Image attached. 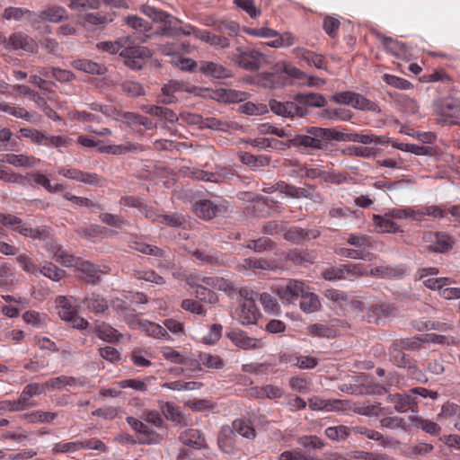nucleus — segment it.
Returning <instances> with one entry per match:
<instances>
[{
    "mask_svg": "<svg viewBox=\"0 0 460 460\" xmlns=\"http://www.w3.org/2000/svg\"><path fill=\"white\" fill-rule=\"evenodd\" d=\"M326 104V98L317 93H297L290 102H281L277 100L269 102L271 111L285 118H304L309 112L308 107L323 108Z\"/></svg>",
    "mask_w": 460,
    "mask_h": 460,
    "instance_id": "obj_1",
    "label": "nucleus"
},
{
    "mask_svg": "<svg viewBox=\"0 0 460 460\" xmlns=\"http://www.w3.org/2000/svg\"><path fill=\"white\" fill-rule=\"evenodd\" d=\"M97 49L111 54H119L124 58V64L132 70H139L146 57L147 49L134 44L130 37L119 38L116 41H102Z\"/></svg>",
    "mask_w": 460,
    "mask_h": 460,
    "instance_id": "obj_2",
    "label": "nucleus"
},
{
    "mask_svg": "<svg viewBox=\"0 0 460 460\" xmlns=\"http://www.w3.org/2000/svg\"><path fill=\"white\" fill-rule=\"evenodd\" d=\"M337 138L336 133L328 128L312 127L307 129L306 135H296L289 138L290 145L305 146L314 149H322L330 139Z\"/></svg>",
    "mask_w": 460,
    "mask_h": 460,
    "instance_id": "obj_3",
    "label": "nucleus"
},
{
    "mask_svg": "<svg viewBox=\"0 0 460 460\" xmlns=\"http://www.w3.org/2000/svg\"><path fill=\"white\" fill-rule=\"evenodd\" d=\"M244 301L235 310L234 316L243 325L254 324L260 315L259 310L255 305L258 293L245 290Z\"/></svg>",
    "mask_w": 460,
    "mask_h": 460,
    "instance_id": "obj_4",
    "label": "nucleus"
},
{
    "mask_svg": "<svg viewBox=\"0 0 460 460\" xmlns=\"http://www.w3.org/2000/svg\"><path fill=\"white\" fill-rule=\"evenodd\" d=\"M236 50L238 54L231 58L235 64L245 70H258L265 60L264 55L259 50L242 48H237Z\"/></svg>",
    "mask_w": 460,
    "mask_h": 460,
    "instance_id": "obj_5",
    "label": "nucleus"
},
{
    "mask_svg": "<svg viewBox=\"0 0 460 460\" xmlns=\"http://www.w3.org/2000/svg\"><path fill=\"white\" fill-rule=\"evenodd\" d=\"M4 46L9 50L26 53H36L39 49L36 40L22 31L12 33L5 40Z\"/></svg>",
    "mask_w": 460,
    "mask_h": 460,
    "instance_id": "obj_6",
    "label": "nucleus"
},
{
    "mask_svg": "<svg viewBox=\"0 0 460 460\" xmlns=\"http://www.w3.org/2000/svg\"><path fill=\"white\" fill-rule=\"evenodd\" d=\"M423 242L429 251L434 252H445L452 249V238L440 232H426L423 234Z\"/></svg>",
    "mask_w": 460,
    "mask_h": 460,
    "instance_id": "obj_7",
    "label": "nucleus"
},
{
    "mask_svg": "<svg viewBox=\"0 0 460 460\" xmlns=\"http://www.w3.org/2000/svg\"><path fill=\"white\" fill-rule=\"evenodd\" d=\"M305 289V283L296 279H288L286 284L276 287L275 293L283 304H291Z\"/></svg>",
    "mask_w": 460,
    "mask_h": 460,
    "instance_id": "obj_8",
    "label": "nucleus"
},
{
    "mask_svg": "<svg viewBox=\"0 0 460 460\" xmlns=\"http://www.w3.org/2000/svg\"><path fill=\"white\" fill-rule=\"evenodd\" d=\"M188 90V84L183 81L170 80L164 84L161 88V93L157 96V102L164 105H170L176 103L178 98L176 93L181 92H186Z\"/></svg>",
    "mask_w": 460,
    "mask_h": 460,
    "instance_id": "obj_9",
    "label": "nucleus"
},
{
    "mask_svg": "<svg viewBox=\"0 0 460 460\" xmlns=\"http://www.w3.org/2000/svg\"><path fill=\"white\" fill-rule=\"evenodd\" d=\"M128 424L138 434V439L143 444H155L159 441L158 434L145 421L134 417L126 419Z\"/></svg>",
    "mask_w": 460,
    "mask_h": 460,
    "instance_id": "obj_10",
    "label": "nucleus"
},
{
    "mask_svg": "<svg viewBox=\"0 0 460 460\" xmlns=\"http://www.w3.org/2000/svg\"><path fill=\"white\" fill-rule=\"evenodd\" d=\"M407 274V269L402 265L392 266L385 263L376 265V267L372 268L369 271V275L371 277L390 280L401 279Z\"/></svg>",
    "mask_w": 460,
    "mask_h": 460,
    "instance_id": "obj_11",
    "label": "nucleus"
},
{
    "mask_svg": "<svg viewBox=\"0 0 460 460\" xmlns=\"http://www.w3.org/2000/svg\"><path fill=\"white\" fill-rule=\"evenodd\" d=\"M43 394V386L38 383H31L24 386L19 398L14 400L20 411L37 406L33 396Z\"/></svg>",
    "mask_w": 460,
    "mask_h": 460,
    "instance_id": "obj_12",
    "label": "nucleus"
},
{
    "mask_svg": "<svg viewBox=\"0 0 460 460\" xmlns=\"http://www.w3.org/2000/svg\"><path fill=\"white\" fill-rule=\"evenodd\" d=\"M194 211L199 217L209 220L225 214L226 208L223 205H215L213 202L204 199L194 204Z\"/></svg>",
    "mask_w": 460,
    "mask_h": 460,
    "instance_id": "obj_13",
    "label": "nucleus"
},
{
    "mask_svg": "<svg viewBox=\"0 0 460 460\" xmlns=\"http://www.w3.org/2000/svg\"><path fill=\"white\" fill-rule=\"evenodd\" d=\"M84 306L95 314H104L109 310V302L106 297L98 293L87 294L82 300Z\"/></svg>",
    "mask_w": 460,
    "mask_h": 460,
    "instance_id": "obj_14",
    "label": "nucleus"
},
{
    "mask_svg": "<svg viewBox=\"0 0 460 460\" xmlns=\"http://www.w3.org/2000/svg\"><path fill=\"white\" fill-rule=\"evenodd\" d=\"M226 336L236 347L242 349H256L262 347L261 340L249 337L242 331H232Z\"/></svg>",
    "mask_w": 460,
    "mask_h": 460,
    "instance_id": "obj_15",
    "label": "nucleus"
},
{
    "mask_svg": "<svg viewBox=\"0 0 460 460\" xmlns=\"http://www.w3.org/2000/svg\"><path fill=\"white\" fill-rule=\"evenodd\" d=\"M39 18L42 22L59 23L68 20L69 14L67 11L61 5L51 4L41 10Z\"/></svg>",
    "mask_w": 460,
    "mask_h": 460,
    "instance_id": "obj_16",
    "label": "nucleus"
},
{
    "mask_svg": "<svg viewBox=\"0 0 460 460\" xmlns=\"http://www.w3.org/2000/svg\"><path fill=\"white\" fill-rule=\"evenodd\" d=\"M217 445L220 450L226 454H234L236 451L235 434L230 426L225 425L221 428L217 437Z\"/></svg>",
    "mask_w": 460,
    "mask_h": 460,
    "instance_id": "obj_17",
    "label": "nucleus"
},
{
    "mask_svg": "<svg viewBox=\"0 0 460 460\" xmlns=\"http://www.w3.org/2000/svg\"><path fill=\"white\" fill-rule=\"evenodd\" d=\"M319 235L320 232L316 229H304L292 226L284 234V238L288 242L298 244L305 240L315 239Z\"/></svg>",
    "mask_w": 460,
    "mask_h": 460,
    "instance_id": "obj_18",
    "label": "nucleus"
},
{
    "mask_svg": "<svg viewBox=\"0 0 460 460\" xmlns=\"http://www.w3.org/2000/svg\"><path fill=\"white\" fill-rule=\"evenodd\" d=\"M388 401L394 404V410L398 412L416 411L418 404L416 398L411 394H395L388 396Z\"/></svg>",
    "mask_w": 460,
    "mask_h": 460,
    "instance_id": "obj_19",
    "label": "nucleus"
},
{
    "mask_svg": "<svg viewBox=\"0 0 460 460\" xmlns=\"http://www.w3.org/2000/svg\"><path fill=\"white\" fill-rule=\"evenodd\" d=\"M101 153L112 154L116 155H125L128 153H138L144 151V147L132 142H126L121 145H101L99 146Z\"/></svg>",
    "mask_w": 460,
    "mask_h": 460,
    "instance_id": "obj_20",
    "label": "nucleus"
},
{
    "mask_svg": "<svg viewBox=\"0 0 460 460\" xmlns=\"http://www.w3.org/2000/svg\"><path fill=\"white\" fill-rule=\"evenodd\" d=\"M199 71L207 75L217 79H225L231 76V71L221 64L211 61H202L199 64Z\"/></svg>",
    "mask_w": 460,
    "mask_h": 460,
    "instance_id": "obj_21",
    "label": "nucleus"
},
{
    "mask_svg": "<svg viewBox=\"0 0 460 460\" xmlns=\"http://www.w3.org/2000/svg\"><path fill=\"white\" fill-rule=\"evenodd\" d=\"M71 66L78 71L84 72L90 75H103L106 73L107 68L104 65L93 62L86 58H80L74 60Z\"/></svg>",
    "mask_w": 460,
    "mask_h": 460,
    "instance_id": "obj_22",
    "label": "nucleus"
},
{
    "mask_svg": "<svg viewBox=\"0 0 460 460\" xmlns=\"http://www.w3.org/2000/svg\"><path fill=\"white\" fill-rule=\"evenodd\" d=\"M81 278L86 282L96 284L100 281V274L104 273L100 268L90 261H83L77 267Z\"/></svg>",
    "mask_w": 460,
    "mask_h": 460,
    "instance_id": "obj_23",
    "label": "nucleus"
},
{
    "mask_svg": "<svg viewBox=\"0 0 460 460\" xmlns=\"http://www.w3.org/2000/svg\"><path fill=\"white\" fill-rule=\"evenodd\" d=\"M76 298L74 296H59L56 298L58 314L62 320L67 321L76 312L75 303Z\"/></svg>",
    "mask_w": 460,
    "mask_h": 460,
    "instance_id": "obj_24",
    "label": "nucleus"
},
{
    "mask_svg": "<svg viewBox=\"0 0 460 460\" xmlns=\"http://www.w3.org/2000/svg\"><path fill=\"white\" fill-rule=\"evenodd\" d=\"M300 308L305 313H314L320 309L321 303L319 297L314 293L311 292L309 288L305 284V289L300 296Z\"/></svg>",
    "mask_w": 460,
    "mask_h": 460,
    "instance_id": "obj_25",
    "label": "nucleus"
},
{
    "mask_svg": "<svg viewBox=\"0 0 460 460\" xmlns=\"http://www.w3.org/2000/svg\"><path fill=\"white\" fill-rule=\"evenodd\" d=\"M179 438L182 444L195 448H201L206 445L205 438L202 436L201 432L196 429L184 430L180 435Z\"/></svg>",
    "mask_w": 460,
    "mask_h": 460,
    "instance_id": "obj_26",
    "label": "nucleus"
},
{
    "mask_svg": "<svg viewBox=\"0 0 460 460\" xmlns=\"http://www.w3.org/2000/svg\"><path fill=\"white\" fill-rule=\"evenodd\" d=\"M4 163H7L11 165L16 166V167H26V168H31L34 167L37 164V159L33 156H30L27 155L20 154H6L4 155L3 159L1 160Z\"/></svg>",
    "mask_w": 460,
    "mask_h": 460,
    "instance_id": "obj_27",
    "label": "nucleus"
},
{
    "mask_svg": "<svg viewBox=\"0 0 460 460\" xmlns=\"http://www.w3.org/2000/svg\"><path fill=\"white\" fill-rule=\"evenodd\" d=\"M97 336L108 342L118 341L122 336L116 329L104 322H98L94 325Z\"/></svg>",
    "mask_w": 460,
    "mask_h": 460,
    "instance_id": "obj_28",
    "label": "nucleus"
},
{
    "mask_svg": "<svg viewBox=\"0 0 460 460\" xmlns=\"http://www.w3.org/2000/svg\"><path fill=\"white\" fill-rule=\"evenodd\" d=\"M213 96L214 100L218 102H239L244 101L247 98V93L232 89L220 88L216 90V93Z\"/></svg>",
    "mask_w": 460,
    "mask_h": 460,
    "instance_id": "obj_29",
    "label": "nucleus"
},
{
    "mask_svg": "<svg viewBox=\"0 0 460 460\" xmlns=\"http://www.w3.org/2000/svg\"><path fill=\"white\" fill-rule=\"evenodd\" d=\"M391 216H388V212L384 216L373 215L374 225L379 228L380 233L395 234L400 232V226L394 221Z\"/></svg>",
    "mask_w": 460,
    "mask_h": 460,
    "instance_id": "obj_30",
    "label": "nucleus"
},
{
    "mask_svg": "<svg viewBox=\"0 0 460 460\" xmlns=\"http://www.w3.org/2000/svg\"><path fill=\"white\" fill-rule=\"evenodd\" d=\"M350 409L357 414L367 417L378 416L383 413V408L380 402H366L362 403H354Z\"/></svg>",
    "mask_w": 460,
    "mask_h": 460,
    "instance_id": "obj_31",
    "label": "nucleus"
},
{
    "mask_svg": "<svg viewBox=\"0 0 460 460\" xmlns=\"http://www.w3.org/2000/svg\"><path fill=\"white\" fill-rule=\"evenodd\" d=\"M323 182L336 185L353 184L355 183V180L353 177L349 176L348 172L325 170V173L323 174Z\"/></svg>",
    "mask_w": 460,
    "mask_h": 460,
    "instance_id": "obj_32",
    "label": "nucleus"
},
{
    "mask_svg": "<svg viewBox=\"0 0 460 460\" xmlns=\"http://www.w3.org/2000/svg\"><path fill=\"white\" fill-rule=\"evenodd\" d=\"M346 242L357 250L370 252L374 248L372 237L366 234H349Z\"/></svg>",
    "mask_w": 460,
    "mask_h": 460,
    "instance_id": "obj_33",
    "label": "nucleus"
},
{
    "mask_svg": "<svg viewBox=\"0 0 460 460\" xmlns=\"http://www.w3.org/2000/svg\"><path fill=\"white\" fill-rule=\"evenodd\" d=\"M335 253L341 257L352 260L372 261L376 257L375 254L368 251L345 247L336 249Z\"/></svg>",
    "mask_w": 460,
    "mask_h": 460,
    "instance_id": "obj_34",
    "label": "nucleus"
},
{
    "mask_svg": "<svg viewBox=\"0 0 460 460\" xmlns=\"http://www.w3.org/2000/svg\"><path fill=\"white\" fill-rule=\"evenodd\" d=\"M0 111H4L15 118L22 119L28 121H30L33 116L32 113L29 112L23 107L4 102H0Z\"/></svg>",
    "mask_w": 460,
    "mask_h": 460,
    "instance_id": "obj_35",
    "label": "nucleus"
},
{
    "mask_svg": "<svg viewBox=\"0 0 460 460\" xmlns=\"http://www.w3.org/2000/svg\"><path fill=\"white\" fill-rule=\"evenodd\" d=\"M234 433H238L245 438L253 439L256 437L255 429L249 420L238 419L233 421L232 426Z\"/></svg>",
    "mask_w": 460,
    "mask_h": 460,
    "instance_id": "obj_36",
    "label": "nucleus"
},
{
    "mask_svg": "<svg viewBox=\"0 0 460 460\" xmlns=\"http://www.w3.org/2000/svg\"><path fill=\"white\" fill-rule=\"evenodd\" d=\"M190 284L195 288L196 297L200 301L209 304H215L217 302V296L210 288L205 287L199 282L190 281Z\"/></svg>",
    "mask_w": 460,
    "mask_h": 460,
    "instance_id": "obj_37",
    "label": "nucleus"
},
{
    "mask_svg": "<svg viewBox=\"0 0 460 460\" xmlns=\"http://www.w3.org/2000/svg\"><path fill=\"white\" fill-rule=\"evenodd\" d=\"M351 107L357 110L368 111L375 113H380L381 109L377 103L367 99L365 96L355 93Z\"/></svg>",
    "mask_w": 460,
    "mask_h": 460,
    "instance_id": "obj_38",
    "label": "nucleus"
},
{
    "mask_svg": "<svg viewBox=\"0 0 460 460\" xmlns=\"http://www.w3.org/2000/svg\"><path fill=\"white\" fill-rule=\"evenodd\" d=\"M391 361L399 367H411V360L409 357L402 351L398 342L393 344L390 349Z\"/></svg>",
    "mask_w": 460,
    "mask_h": 460,
    "instance_id": "obj_39",
    "label": "nucleus"
},
{
    "mask_svg": "<svg viewBox=\"0 0 460 460\" xmlns=\"http://www.w3.org/2000/svg\"><path fill=\"white\" fill-rule=\"evenodd\" d=\"M347 140L360 143L363 145H384L387 143V141L384 140L382 137L376 135L363 133H350L347 136Z\"/></svg>",
    "mask_w": 460,
    "mask_h": 460,
    "instance_id": "obj_40",
    "label": "nucleus"
},
{
    "mask_svg": "<svg viewBox=\"0 0 460 460\" xmlns=\"http://www.w3.org/2000/svg\"><path fill=\"white\" fill-rule=\"evenodd\" d=\"M288 259L296 265L311 264L316 259V253L314 251L295 250L289 252Z\"/></svg>",
    "mask_w": 460,
    "mask_h": 460,
    "instance_id": "obj_41",
    "label": "nucleus"
},
{
    "mask_svg": "<svg viewBox=\"0 0 460 460\" xmlns=\"http://www.w3.org/2000/svg\"><path fill=\"white\" fill-rule=\"evenodd\" d=\"M39 272L53 281H59L66 275V271L64 270L59 269L50 261H45L41 264L39 269Z\"/></svg>",
    "mask_w": 460,
    "mask_h": 460,
    "instance_id": "obj_42",
    "label": "nucleus"
},
{
    "mask_svg": "<svg viewBox=\"0 0 460 460\" xmlns=\"http://www.w3.org/2000/svg\"><path fill=\"white\" fill-rule=\"evenodd\" d=\"M241 162L252 168L265 167L270 164V159L265 155L255 156L248 152H243L239 155Z\"/></svg>",
    "mask_w": 460,
    "mask_h": 460,
    "instance_id": "obj_43",
    "label": "nucleus"
},
{
    "mask_svg": "<svg viewBox=\"0 0 460 460\" xmlns=\"http://www.w3.org/2000/svg\"><path fill=\"white\" fill-rule=\"evenodd\" d=\"M58 417V413L51 411H35L24 414L22 418L31 423H50Z\"/></svg>",
    "mask_w": 460,
    "mask_h": 460,
    "instance_id": "obj_44",
    "label": "nucleus"
},
{
    "mask_svg": "<svg viewBox=\"0 0 460 460\" xmlns=\"http://www.w3.org/2000/svg\"><path fill=\"white\" fill-rule=\"evenodd\" d=\"M415 327L419 331L437 330L440 332H448L453 330V325L451 323L433 320L418 321L416 322Z\"/></svg>",
    "mask_w": 460,
    "mask_h": 460,
    "instance_id": "obj_45",
    "label": "nucleus"
},
{
    "mask_svg": "<svg viewBox=\"0 0 460 460\" xmlns=\"http://www.w3.org/2000/svg\"><path fill=\"white\" fill-rule=\"evenodd\" d=\"M160 409L165 418L169 420L175 421L178 423H181L184 420V418L176 405L172 402H160Z\"/></svg>",
    "mask_w": 460,
    "mask_h": 460,
    "instance_id": "obj_46",
    "label": "nucleus"
},
{
    "mask_svg": "<svg viewBox=\"0 0 460 460\" xmlns=\"http://www.w3.org/2000/svg\"><path fill=\"white\" fill-rule=\"evenodd\" d=\"M383 46L387 51L396 57H402L406 53V48L403 43L389 37H380Z\"/></svg>",
    "mask_w": 460,
    "mask_h": 460,
    "instance_id": "obj_47",
    "label": "nucleus"
},
{
    "mask_svg": "<svg viewBox=\"0 0 460 460\" xmlns=\"http://www.w3.org/2000/svg\"><path fill=\"white\" fill-rule=\"evenodd\" d=\"M199 362L211 369H222L226 366L225 360L220 356L207 352L199 353Z\"/></svg>",
    "mask_w": 460,
    "mask_h": 460,
    "instance_id": "obj_48",
    "label": "nucleus"
},
{
    "mask_svg": "<svg viewBox=\"0 0 460 460\" xmlns=\"http://www.w3.org/2000/svg\"><path fill=\"white\" fill-rule=\"evenodd\" d=\"M157 223L163 224L171 227H181L186 223L185 217L178 213L157 215L155 219Z\"/></svg>",
    "mask_w": 460,
    "mask_h": 460,
    "instance_id": "obj_49",
    "label": "nucleus"
},
{
    "mask_svg": "<svg viewBox=\"0 0 460 460\" xmlns=\"http://www.w3.org/2000/svg\"><path fill=\"white\" fill-rule=\"evenodd\" d=\"M326 437L332 440L343 441L350 435V427L339 425L329 427L324 431Z\"/></svg>",
    "mask_w": 460,
    "mask_h": 460,
    "instance_id": "obj_50",
    "label": "nucleus"
},
{
    "mask_svg": "<svg viewBox=\"0 0 460 460\" xmlns=\"http://www.w3.org/2000/svg\"><path fill=\"white\" fill-rule=\"evenodd\" d=\"M68 7L81 14L87 10H97L100 8L99 0H70Z\"/></svg>",
    "mask_w": 460,
    "mask_h": 460,
    "instance_id": "obj_51",
    "label": "nucleus"
},
{
    "mask_svg": "<svg viewBox=\"0 0 460 460\" xmlns=\"http://www.w3.org/2000/svg\"><path fill=\"white\" fill-rule=\"evenodd\" d=\"M388 216H391L396 219H407L412 218L418 221H421L420 208L414 209L412 208H394L388 212Z\"/></svg>",
    "mask_w": 460,
    "mask_h": 460,
    "instance_id": "obj_52",
    "label": "nucleus"
},
{
    "mask_svg": "<svg viewBox=\"0 0 460 460\" xmlns=\"http://www.w3.org/2000/svg\"><path fill=\"white\" fill-rule=\"evenodd\" d=\"M14 285L12 267L7 263L0 264V288L10 289Z\"/></svg>",
    "mask_w": 460,
    "mask_h": 460,
    "instance_id": "obj_53",
    "label": "nucleus"
},
{
    "mask_svg": "<svg viewBox=\"0 0 460 460\" xmlns=\"http://www.w3.org/2000/svg\"><path fill=\"white\" fill-rule=\"evenodd\" d=\"M413 426L421 429L423 431L430 435H438L441 431V428L436 422L423 419L421 417H416L412 420Z\"/></svg>",
    "mask_w": 460,
    "mask_h": 460,
    "instance_id": "obj_54",
    "label": "nucleus"
},
{
    "mask_svg": "<svg viewBox=\"0 0 460 460\" xmlns=\"http://www.w3.org/2000/svg\"><path fill=\"white\" fill-rule=\"evenodd\" d=\"M240 270H270L271 268V264L270 261L264 259L258 258H247L244 259L243 261L238 265Z\"/></svg>",
    "mask_w": 460,
    "mask_h": 460,
    "instance_id": "obj_55",
    "label": "nucleus"
},
{
    "mask_svg": "<svg viewBox=\"0 0 460 460\" xmlns=\"http://www.w3.org/2000/svg\"><path fill=\"white\" fill-rule=\"evenodd\" d=\"M257 299L260 300L265 312L272 314H278L279 313L280 307L277 300L271 295L268 293L258 294Z\"/></svg>",
    "mask_w": 460,
    "mask_h": 460,
    "instance_id": "obj_56",
    "label": "nucleus"
},
{
    "mask_svg": "<svg viewBox=\"0 0 460 460\" xmlns=\"http://www.w3.org/2000/svg\"><path fill=\"white\" fill-rule=\"evenodd\" d=\"M346 264L338 267H331L323 271V277L326 280L337 281L348 279L346 271Z\"/></svg>",
    "mask_w": 460,
    "mask_h": 460,
    "instance_id": "obj_57",
    "label": "nucleus"
},
{
    "mask_svg": "<svg viewBox=\"0 0 460 460\" xmlns=\"http://www.w3.org/2000/svg\"><path fill=\"white\" fill-rule=\"evenodd\" d=\"M121 90L128 97L136 98L145 95L146 92L143 85L136 81H125L121 84Z\"/></svg>",
    "mask_w": 460,
    "mask_h": 460,
    "instance_id": "obj_58",
    "label": "nucleus"
},
{
    "mask_svg": "<svg viewBox=\"0 0 460 460\" xmlns=\"http://www.w3.org/2000/svg\"><path fill=\"white\" fill-rule=\"evenodd\" d=\"M122 117L129 124L140 125L145 127L146 129H151L153 128L152 121L148 118L138 113L127 111L123 113Z\"/></svg>",
    "mask_w": 460,
    "mask_h": 460,
    "instance_id": "obj_59",
    "label": "nucleus"
},
{
    "mask_svg": "<svg viewBox=\"0 0 460 460\" xmlns=\"http://www.w3.org/2000/svg\"><path fill=\"white\" fill-rule=\"evenodd\" d=\"M456 281L450 278H428L423 279V285L431 289L438 290L439 294L444 287L454 284Z\"/></svg>",
    "mask_w": 460,
    "mask_h": 460,
    "instance_id": "obj_60",
    "label": "nucleus"
},
{
    "mask_svg": "<svg viewBox=\"0 0 460 460\" xmlns=\"http://www.w3.org/2000/svg\"><path fill=\"white\" fill-rule=\"evenodd\" d=\"M84 21L91 25H100L105 27L108 23L113 21V14H101L90 13L84 16Z\"/></svg>",
    "mask_w": 460,
    "mask_h": 460,
    "instance_id": "obj_61",
    "label": "nucleus"
},
{
    "mask_svg": "<svg viewBox=\"0 0 460 460\" xmlns=\"http://www.w3.org/2000/svg\"><path fill=\"white\" fill-rule=\"evenodd\" d=\"M234 4L252 19H255L261 14V9L255 5L253 0H234Z\"/></svg>",
    "mask_w": 460,
    "mask_h": 460,
    "instance_id": "obj_62",
    "label": "nucleus"
},
{
    "mask_svg": "<svg viewBox=\"0 0 460 460\" xmlns=\"http://www.w3.org/2000/svg\"><path fill=\"white\" fill-rule=\"evenodd\" d=\"M246 247L248 249L253 250L256 252H262L265 251L272 250L274 247V243L269 237H261L257 240L250 241Z\"/></svg>",
    "mask_w": 460,
    "mask_h": 460,
    "instance_id": "obj_63",
    "label": "nucleus"
},
{
    "mask_svg": "<svg viewBox=\"0 0 460 460\" xmlns=\"http://www.w3.org/2000/svg\"><path fill=\"white\" fill-rule=\"evenodd\" d=\"M31 12L29 9L21 7H7L4 10L3 17L5 20L22 21L25 16H31Z\"/></svg>",
    "mask_w": 460,
    "mask_h": 460,
    "instance_id": "obj_64",
    "label": "nucleus"
}]
</instances>
